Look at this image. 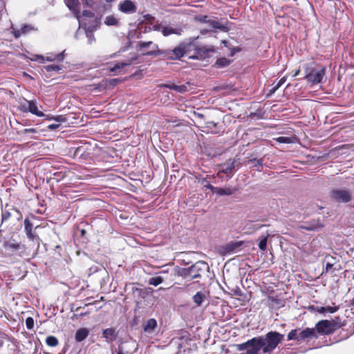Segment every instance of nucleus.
Masks as SVG:
<instances>
[{
  "label": "nucleus",
  "mask_w": 354,
  "mask_h": 354,
  "mask_svg": "<svg viewBox=\"0 0 354 354\" xmlns=\"http://www.w3.org/2000/svg\"><path fill=\"white\" fill-rule=\"evenodd\" d=\"M249 163H252V167H259L263 166V160L259 159L257 160L256 158L250 159L248 160Z\"/></svg>",
  "instance_id": "obj_40"
},
{
  "label": "nucleus",
  "mask_w": 354,
  "mask_h": 354,
  "mask_svg": "<svg viewBox=\"0 0 354 354\" xmlns=\"http://www.w3.org/2000/svg\"><path fill=\"white\" fill-rule=\"evenodd\" d=\"M118 19L114 15H109L104 19V24L107 26H117Z\"/></svg>",
  "instance_id": "obj_23"
},
{
  "label": "nucleus",
  "mask_w": 354,
  "mask_h": 354,
  "mask_svg": "<svg viewBox=\"0 0 354 354\" xmlns=\"http://www.w3.org/2000/svg\"><path fill=\"white\" fill-rule=\"evenodd\" d=\"M299 73H300V69H297V70H296V71L293 73V74H292V77H295L297 76V75L299 74Z\"/></svg>",
  "instance_id": "obj_57"
},
{
  "label": "nucleus",
  "mask_w": 354,
  "mask_h": 354,
  "mask_svg": "<svg viewBox=\"0 0 354 354\" xmlns=\"http://www.w3.org/2000/svg\"><path fill=\"white\" fill-rule=\"evenodd\" d=\"M181 30L179 28H174L171 26H163L162 34L165 36H169L171 34L180 35Z\"/></svg>",
  "instance_id": "obj_18"
},
{
  "label": "nucleus",
  "mask_w": 354,
  "mask_h": 354,
  "mask_svg": "<svg viewBox=\"0 0 354 354\" xmlns=\"http://www.w3.org/2000/svg\"><path fill=\"white\" fill-rule=\"evenodd\" d=\"M46 343L48 346L55 347L58 345V339L56 337L50 335L46 339Z\"/></svg>",
  "instance_id": "obj_29"
},
{
  "label": "nucleus",
  "mask_w": 354,
  "mask_h": 354,
  "mask_svg": "<svg viewBox=\"0 0 354 354\" xmlns=\"http://www.w3.org/2000/svg\"><path fill=\"white\" fill-rule=\"evenodd\" d=\"M86 35L88 39V44H92L95 41V38L94 37L93 32L92 30H87L86 31Z\"/></svg>",
  "instance_id": "obj_39"
},
{
  "label": "nucleus",
  "mask_w": 354,
  "mask_h": 354,
  "mask_svg": "<svg viewBox=\"0 0 354 354\" xmlns=\"http://www.w3.org/2000/svg\"><path fill=\"white\" fill-rule=\"evenodd\" d=\"M163 25L161 24H155L153 26V30L156 31H160L162 32Z\"/></svg>",
  "instance_id": "obj_46"
},
{
  "label": "nucleus",
  "mask_w": 354,
  "mask_h": 354,
  "mask_svg": "<svg viewBox=\"0 0 354 354\" xmlns=\"http://www.w3.org/2000/svg\"><path fill=\"white\" fill-rule=\"evenodd\" d=\"M207 268V265L204 261H197L189 268H179L178 275L189 281L200 278L201 272Z\"/></svg>",
  "instance_id": "obj_2"
},
{
  "label": "nucleus",
  "mask_w": 354,
  "mask_h": 354,
  "mask_svg": "<svg viewBox=\"0 0 354 354\" xmlns=\"http://www.w3.org/2000/svg\"><path fill=\"white\" fill-rule=\"evenodd\" d=\"M26 236L30 241L37 243V248L39 247L41 240L40 238L35 232H30V234H27Z\"/></svg>",
  "instance_id": "obj_31"
},
{
  "label": "nucleus",
  "mask_w": 354,
  "mask_h": 354,
  "mask_svg": "<svg viewBox=\"0 0 354 354\" xmlns=\"http://www.w3.org/2000/svg\"><path fill=\"white\" fill-rule=\"evenodd\" d=\"M177 88H176V91H178L179 93H184L187 91V86L185 85H181V86L178 85Z\"/></svg>",
  "instance_id": "obj_48"
},
{
  "label": "nucleus",
  "mask_w": 354,
  "mask_h": 354,
  "mask_svg": "<svg viewBox=\"0 0 354 354\" xmlns=\"http://www.w3.org/2000/svg\"><path fill=\"white\" fill-rule=\"evenodd\" d=\"M207 25L210 30H219L224 32L227 30V28L225 25L216 20H208Z\"/></svg>",
  "instance_id": "obj_15"
},
{
  "label": "nucleus",
  "mask_w": 354,
  "mask_h": 354,
  "mask_svg": "<svg viewBox=\"0 0 354 354\" xmlns=\"http://www.w3.org/2000/svg\"><path fill=\"white\" fill-rule=\"evenodd\" d=\"M299 331V329L292 330L288 334V340H297L298 342H300Z\"/></svg>",
  "instance_id": "obj_28"
},
{
  "label": "nucleus",
  "mask_w": 354,
  "mask_h": 354,
  "mask_svg": "<svg viewBox=\"0 0 354 354\" xmlns=\"http://www.w3.org/2000/svg\"><path fill=\"white\" fill-rule=\"evenodd\" d=\"M64 53H65V50L62 51V53H60L59 54L55 55L48 56V57H46V60L49 61V62H53L55 60H57L59 62H62L64 59Z\"/></svg>",
  "instance_id": "obj_26"
},
{
  "label": "nucleus",
  "mask_w": 354,
  "mask_h": 354,
  "mask_svg": "<svg viewBox=\"0 0 354 354\" xmlns=\"http://www.w3.org/2000/svg\"><path fill=\"white\" fill-rule=\"evenodd\" d=\"M117 354H124L123 350L120 346H118V348L116 350Z\"/></svg>",
  "instance_id": "obj_56"
},
{
  "label": "nucleus",
  "mask_w": 354,
  "mask_h": 354,
  "mask_svg": "<svg viewBox=\"0 0 354 354\" xmlns=\"http://www.w3.org/2000/svg\"><path fill=\"white\" fill-rule=\"evenodd\" d=\"M321 227L322 225L319 223H316L313 224H306V225H304L301 227L308 231H314L318 230Z\"/></svg>",
  "instance_id": "obj_33"
},
{
  "label": "nucleus",
  "mask_w": 354,
  "mask_h": 354,
  "mask_svg": "<svg viewBox=\"0 0 354 354\" xmlns=\"http://www.w3.org/2000/svg\"><path fill=\"white\" fill-rule=\"evenodd\" d=\"M30 29V26L28 25H25L24 27L21 29V33H26Z\"/></svg>",
  "instance_id": "obj_51"
},
{
  "label": "nucleus",
  "mask_w": 354,
  "mask_h": 354,
  "mask_svg": "<svg viewBox=\"0 0 354 354\" xmlns=\"http://www.w3.org/2000/svg\"><path fill=\"white\" fill-rule=\"evenodd\" d=\"M205 299V295L202 292H197L196 295L193 297V301L196 304L197 306H199L202 304L203 301Z\"/></svg>",
  "instance_id": "obj_21"
},
{
  "label": "nucleus",
  "mask_w": 354,
  "mask_h": 354,
  "mask_svg": "<svg viewBox=\"0 0 354 354\" xmlns=\"http://www.w3.org/2000/svg\"><path fill=\"white\" fill-rule=\"evenodd\" d=\"M88 315V313H80V316H85V315Z\"/></svg>",
  "instance_id": "obj_63"
},
{
  "label": "nucleus",
  "mask_w": 354,
  "mask_h": 354,
  "mask_svg": "<svg viewBox=\"0 0 354 354\" xmlns=\"http://www.w3.org/2000/svg\"><path fill=\"white\" fill-rule=\"evenodd\" d=\"M198 19L201 21V22H203V23H205V24H207V21L208 20H209V19H208V17L207 16H202V17H200L198 18Z\"/></svg>",
  "instance_id": "obj_49"
},
{
  "label": "nucleus",
  "mask_w": 354,
  "mask_h": 354,
  "mask_svg": "<svg viewBox=\"0 0 354 354\" xmlns=\"http://www.w3.org/2000/svg\"><path fill=\"white\" fill-rule=\"evenodd\" d=\"M235 168V163L234 161H232L230 162H228L223 165V167L221 170V171L224 174H230L231 173Z\"/></svg>",
  "instance_id": "obj_24"
},
{
  "label": "nucleus",
  "mask_w": 354,
  "mask_h": 354,
  "mask_svg": "<svg viewBox=\"0 0 354 354\" xmlns=\"http://www.w3.org/2000/svg\"><path fill=\"white\" fill-rule=\"evenodd\" d=\"M202 184L204 185V187L206 188V189H210L211 191H212L213 192H214V189H215V187L212 186V185H210L209 183V182L206 180V179H203V181H202Z\"/></svg>",
  "instance_id": "obj_42"
},
{
  "label": "nucleus",
  "mask_w": 354,
  "mask_h": 354,
  "mask_svg": "<svg viewBox=\"0 0 354 354\" xmlns=\"http://www.w3.org/2000/svg\"><path fill=\"white\" fill-rule=\"evenodd\" d=\"M20 34H21V31L20 30H18L17 32H15V37H18L20 36Z\"/></svg>",
  "instance_id": "obj_60"
},
{
  "label": "nucleus",
  "mask_w": 354,
  "mask_h": 354,
  "mask_svg": "<svg viewBox=\"0 0 354 354\" xmlns=\"http://www.w3.org/2000/svg\"><path fill=\"white\" fill-rule=\"evenodd\" d=\"M208 31H209V30H208V29L204 28V29H202V30H201V32L202 34H205V33L207 32Z\"/></svg>",
  "instance_id": "obj_61"
},
{
  "label": "nucleus",
  "mask_w": 354,
  "mask_h": 354,
  "mask_svg": "<svg viewBox=\"0 0 354 354\" xmlns=\"http://www.w3.org/2000/svg\"><path fill=\"white\" fill-rule=\"evenodd\" d=\"M117 336L118 333L115 328H109L102 331V337L106 339L107 343H112Z\"/></svg>",
  "instance_id": "obj_12"
},
{
  "label": "nucleus",
  "mask_w": 354,
  "mask_h": 354,
  "mask_svg": "<svg viewBox=\"0 0 354 354\" xmlns=\"http://www.w3.org/2000/svg\"><path fill=\"white\" fill-rule=\"evenodd\" d=\"M45 117V119L47 120H54L57 122H66V118L63 115H57V116H53V115H45L44 114V116Z\"/></svg>",
  "instance_id": "obj_25"
},
{
  "label": "nucleus",
  "mask_w": 354,
  "mask_h": 354,
  "mask_svg": "<svg viewBox=\"0 0 354 354\" xmlns=\"http://www.w3.org/2000/svg\"><path fill=\"white\" fill-rule=\"evenodd\" d=\"M65 4L68 9L73 12L75 18L80 24V12L79 10L80 1L79 0H64Z\"/></svg>",
  "instance_id": "obj_11"
},
{
  "label": "nucleus",
  "mask_w": 354,
  "mask_h": 354,
  "mask_svg": "<svg viewBox=\"0 0 354 354\" xmlns=\"http://www.w3.org/2000/svg\"><path fill=\"white\" fill-rule=\"evenodd\" d=\"M331 198L338 203H347L352 201L353 192L344 187L335 188L330 192Z\"/></svg>",
  "instance_id": "obj_4"
},
{
  "label": "nucleus",
  "mask_w": 354,
  "mask_h": 354,
  "mask_svg": "<svg viewBox=\"0 0 354 354\" xmlns=\"http://www.w3.org/2000/svg\"><path fill=\"white\" fill-rule=\"evenodd\" d=\"M177 86L178 85H176L174 84H162L161 85L162 87H166V88H170V89L174 90V91H176V88H178Z\"/></svg>",
  "instance_id": "obj_47"
},
{
  "label": "nucleus",
  "mask_w": 354,
  "mask_h": 354,
  "mask_svg": "<svg viewBox=\"0 0 354 354\" xmlns=\"http://www.w3.org/2000/svg\"><path fill=\"white\" fill-rule=\"evenodd\" d=\"M216 194L220 196H229L233 193V191L231 188H220L216 187L214 192Z\"/></svg>",
  "instance_id": "obj_22"
},
{
  "label": "nucleus",
  "mask_w": 354,
  "mask_h": 354,
  "mask_svg": "<svg viewBox=\"0 0 354 354\" xmlns=\"http://www.w3.org/2000/svg\"><path fill=\"white\" fill-rule=\"evenodd\" d=\"M339 327L334 320H322L317 323L315 331L322 335H329Z\"/></svg>",
  "instance_id": "obj_6"
},
{
  "label": "nucleus",
  "mask_w": 354,
  "mask_h": 354,
  "mask_svg": "<svg viewBox=\"0 0 354 354\" xmlns=\"http://www.w3.org/2000/svg\"><path fill=\"white\" fill-rule=\"evenodd\" d=\"M26 326L28 329H32L34 326V319L32 317H28L26 319Z\"/></svg>",
  "instance_id": "obj_41"
},
{
  "label": "nucleus",
  "mask_w": 354,
  "mask_h": 354,
  "mask_svg": "<svg viewBox=\"0 0 354 354\" xmlns=\"http://www.w3.org/2000/svg\"><path fill=\"white\" fill-rule=\"evenodd\" d=\"M20 110L22 111L23 112H28L27 108H28V104H21L20 105Z\"/></svg>",
  "instance_id": "obj_50"
},
{
  "label": "nucleus",
  "mask_w": 354,
  "mask_h": 354,
  "mask_svg": "<svg viewBox=\"0 0 354 354\" xmlns=\"http://www.w3.org/2000/svg\"><path fill=\"white\" fill-rule=\"evenodd\" d=\"M230 62L225 57H221L216 60V65L219 68H223L229 65Z\"/></svg>",
  "instance_id": "obj_34"
},
{
  "label": "nucleus",
  "mask_w": 354,
  "mask_h": 354,
  "mask_svg": "<svg viewBox=\"0 0 354 354\" xmlns=\"http://www.w3.org/2000/svg\"><path fill=\"white\" fill-rule=\"evenodd\" d=\"M136 57H133L131 59V61H130V62H118V63L115 64L114 65V66L112 67L110 69V71L112 72V73H116L119 70H120L121 68H124V66L131 65L132 62L136 60Z\"/></svg>",
  "instance_id": "obj_20"
},
{
  "label": "nucleus",
  "mask_w": 354,
  "mask_h": 354,
  "mask_svg": "<svg viewBox=\"0 0 354 354\" xmlns=\"http://www.w3.org/2000/svg\"><path fill=\"white\" fill-rule=\"evenodd\" d=\"M89 335V330L86 328H82L76 331L75 339L77 342L84 340Z\"/></svg>",
  "instance_id": "obj_16"
},
{
  "label": "nucleus",
  "mask_w": 354,
  "mask_h": 354,
  "mask_svg": "<svg viewBox=\"0 0 354 354\" xmlns=\"http://www.w3.org/2000/svg\"><path fill=\"white\" fill-rule=\"evenodd\" d=\"M280 86H278V84H277L272 89V92L274 93L277 90L279 89Z\"/></svg>",
  "instance_id": "obj_58"
},
{
  "label": "nucleus",
  "mask_w": 354,
  "mask_h": 354,
  "mask_svg": "<svg viewBox=\"0 0 354 354\" xmlns=\"http://www.w3.org/2000/svg\"><path fill=\"white\" fill-rule=\"evenodd\" d=\"M62 122H57L55 124H51L48 126L49 130H55L60 127Z\"/></svg>",
  "instance_id": "obj_45"
},
{
  "label": "nucleus",
  "mask_w": 354,
  "mask_h": 354,
  "mask_svg": "<svg viewBox=\"0 0 354 354\" xmlns=\"http://www.w3.org/2000/svg\"><path fill=\"white\" fill-rule=\"evenodd\" d=\"M268 236L262 235L259 237V248L265 251L267 248Z\"/></svg>",
  "instance_id": "obj_30"
},
{
  "label": "nucleus",
  "mask_w": 354,
  "mask_h": 354,
  "mask_svg": "<svg viewBox=\"0 0 354 354\" xmlns=\"http://www.w3.org/2000/svg\"><path fill=\"white\" fill-rule=\"evenodd\" d=\"M305 79L307 82L311 83L312 85H315L322 82L326 74V70L324 68H322L317 71L313 67H310L307 65L305 67Z\"/></svg>",
  "instance_id": "obj_5"
},
{
  "label": "nucleus",
  "mask_w": 354,
  "mask_h": 354,
  "mask_svg": "<svg viewBox=\"0 0 354 354\" xmlns=\"http://www.w3.org/2000/svg\"><path fill=\"white\" fill-rule=\"evenodd\" d=\"M155 44H153L152 41H139L138 44V46L140 49H142V48H147V47H149L150 46H152V50H155L154 47H153V45Z\"/></svg>",
  "instance_id": "obj_37"
},
{
  "label": "nucleus",
  "mask_w": 354,
  "mask_h": 354,
  "mask_svg": "<svg viewBox=\"0 0 354 354\" xmlns=\"http://www.w3.org/2000/svg\"><path fill=\"white\" fill-rule=\"evenodd\" d=\"M118 10L124 14H133L137 10L136 4L131 0H124L118 5Z\"/></svg>",
  "instance_id": "obj_10"
},
{
  "label": "nucleus",
  "mask_w": 354,
  "mask_h": 354,
  "mask_svg": "<svg viewBox=\"0 0 354 354\" xmlns=\"http://www.w3.org/2000/svg\"><path fill=\"white\" fill-rule=\"evenodd\" d=\"M25 132L26 133H35L36 132V130L33 128H30V129H26L24 130Z\"/></svg>",
  "instance_id": "obj_54"
},
{
  "label": "nucleus",
  "mask_w": 354,
  "mask_h": 354,
  "mask_svg": "<svg viewBox=\"0 0 354 354\" xmlns=\"http://www.w3.org/2000/svg\"><path fill=\"white\" fill-rule=\"evenodd\" d=\"M32 229H33L32 223L30 222V221L29 219L26 218L24 221V232H25L26 234H30V232H33Z\"/></svg>",
  "instance_id": "obj_32"
},
{
  "label": "nucleus",
  "mask_w": 354,
  "mask_h": 354,
  "mask_svg": "<svg viewBox=\"0 0 354 354\" xmlns=\"http://www.w3.org/2000/svg\"><path fill=\"white\" fill-rule=\"evenodd\" d=\"M25 101L28 104L27 109L28 112H30L32 114H34L38 117L44 116V113L38 109L37 102L35 100H25Z\"/></svg>",
  "instance_id": "obj_13"
},
{
  "label": "nucleus",
  "mask_w": 354,
  "mask_h": 354,
  "mask_svg": "<svg viewBox=\"0 0 354 354\" xmlns=\"http://www.w3.org/2000/svg\"><path fill=\"white\" fill-rule=\"evenodd\" d=\"M157 326V322L155 319H149L144 326V330L147 333L153 332Z\"/></svg>",
  "instance_id": "obj_17"
},
{
  "label": "nucleus",
  "mask_w": 354,
  "mask_h": 354,
  "mask_svg": "<svg viewBox=\"0 0 354 354\" xmlns=\"http://www.w3.org/2000/svg\"><path fill=\"white\" fill-rule=\"evenodd\" d=\"M169 268H163L160 272V273L161 274H166V273H169Z\"/></svg>",
  "instance_id": "obj_55"
},
{
  "label": "nucleus",
  "mask_w": 354,
  "mask_h": 354,
  "mask_svg": "<svg viewBox=\"0 0 354 354\" xmlns=\"http://www.w3.org/2000/svg\"><path fill=\"white\" fill-rule=\"evenodd\" d=\"M85 3L88 6H92V0H85Z\"/></svg>",
  "instance_id": "obj_59"
},
{
  "label": "nucleus",
  "mask_w": 354,
  "mask_h": 354,
  "mask_svg": "<svg viewBox=\"0 0 354 354\" xmlns=\"http://www.w3.org/2000/svg\"><path fill=\"white\" fill-rule=\"evenodd\" d=\"M339 309V307L338 306H322V307H319V306H317V312L319 313H334L335 312H337Z\"/></svg>",
  "instance_id": "obj_19"
},
{
  "label": "nucleus",
  "mask_w": 354,
  "mask_h": 354,
  "mask_svg": "<svg viewBox=\"0 0 354 354\" xmlns=\"http://www.w3.org/2000/svg\"><path fill=\"white\" fill-rule=\"evenodd\" d=\"M164 281V278L160 276L151 277L149 279V284L154 286H158L162 283Z\"/></svg>",
  "instance_id": "obj_27"
},
{
  "label": "nucleus",
  "mask_w": 354,
  "mask_h": 354,
  "mask_svg": "<svg viewBox=\"0 0 354 354\" xmlns=\"http://www.w3.org/2000/svg\"><path fill=\"white\" fill-rule=\"evenodd\" d=\"M333 266V263L332 262H329V261L326 262L325 268L323 270L322 273L328 272H333V271L331 270Z\"/></svg>",
  "instance_id": "obj_43"
},
{
  "label": "nucleus",
  "mask_w": 354,
  "mask_h": 354,
  "mask_svg": "<svg viewBox=\"0 0 354 354\" xmlns=\"http://www.w3.org/2000/svg\"><path fill=\"white\" fill-rule=\"evenodd\" d=\"M260 342H261L257 341V338L254 337L245 343L239 344L237 346L239 351L246 350L245 353L259 354V351L261 350V346H262V344H260Z\"/></svg>",
  "instance_id": "obj_7"
},
{
  "label": "nucleus",
  "mask_w": 354,
  "mask_h": 354,
  "mask_svg": "<svg viewBox=\"0 0 354 354\" xmlns=\"http://www.w3.org/2000/svg\"><path fill=\"white\" fill-rule=\"evenodd\" d=\"M119 80L118 79H112L110 80V84L113 86H115Z\"/></svg>",
  "instance_id": "obj_53"
},
{
  "label": "nucleus",
  "mask_w": 354,
  "mask_h": 354,
  "mask_svg": "<svg viewBox=\"0 0 354 354\" xmlns=\"http://www.w3.org/2000/svg\"><path fill=\"white\" fill-rule=\"evenodd\" d=\"M309 309H310V310H312L317 311V306H316V307H315V306H310V307H309Z\"/></svg>",
  "instance_id": "obj_62"
},
{
  "label": "nucleus",
  "mask_w": 354,
  "mask_h": 354,
  "mask_svg": "<svg viewBox=\"0 0 354 354\" xmlns=\"http://www.w3.org/2000/svg\"><path fill=\"white\" fill-rule=\"evenodd\" d=\"M214 50V48L212 46H203L196 48L194 55L191 57L194 59L204 60L210 57Z\"/></svg>",
  "instance_id": "obj_8"
},
{
  "label": "nucleus",
  "mask_w": 354,
  "mask_h": 354,
  "mask_svg": "<svg viewBox=\"0 0 354 354\" xmlns=\"http://www.w3.org/2000/svg\"><path fill=\"white\" fill-rule=\"evenodd\" d=\"M82 16L88 18H92L94 17V13L90 10H84L82 12Z\"/></svg>",
  "instance_id": "obj_44"
},
{
  "label": "nucleus",
  "mask_w": 354,
  "mask_h": 354,
  "mask_svg": "<svg viewBox=\"0 0 354 354\" xmlns=\"http://www.w3.org/2000/svg\"><path fill=\"white\" fill-rule=\"evenodd\" d=\"M299 332L300 342L306 339V338L317 337L315 328H306V329L301 331L299 330Z\"/></svg>",
  "instance_id": "obj_14"
},
{
  "label": "nucleus",
  "mask_w": 354,
  "mask_h": 354,
  "mask_svg": "<svg viewBox=\"0 0 354 354\" xmlns=\"http://www.w3.org/2000/svg\"><path fill=\"white\" fill-rule=\"evenodd\" d=\"M44 68L47 72H51V71L57 72L59 70H61V68L58 65H56V64L46 65V66H44Z\"/></svg>",
  "instance_id": "obj_38"
},
{
  "label": "nucleus",
  "mask_w": 354,
  "mask_h": 354,
  "mask_svg": "<svg viewBox=\"0 0 354 354\" xmlns=\"http://www.w3.org/2000/svg\"><path fill=\"white\" fill-rule=\"evenodd\" d=\"M283 337V335L277 332H269L265 339L258 337L257 340L261 342L260 344H262L261 349H263V353H268L273 351L281 342Z\"/></svg>",
  "instance_id": "obj_3"
},
{
  "label": "nucleus",
  "mask_w": 354,
  "mask_h": 354,
  "mask_svg": "<svg viewBox=\"0 0 354 354\" xmlns=\"http://www.w3.org/2000/svg\"><path fill=\"white\" fill-rule=\"evenodd\" d=\"M352 304H354V299L352 301Z\"/></svg>",
  "instance_id": "obj_64"
},
{
  "label": "nucleus",
  "mask_w": 354,
  "mask_h": 354,
  "mask_svg": "<svg viewBox=\"0 0 354 354\" xmlns=\"http://www.w3.org/2000/svg\"><path fill=\"white\" fill-rule=\"evenodd\" d=\"M11 212L10 209H3L1 213V223L7 221L11 217Z\"/></svg>",
  "instance_id": "obj_36"
},
{
  "label": "nucleus",
  "mask_w": 354,
  "mask_h": 354,
  "mask_svg": "<svg viewBox=\"0 0 354 354\" xmlns=\"http://www.w3.org/2000/svg\"><path fill=\"white\" fill-rule=\"evenodd\" d=\"M277 142L279 143H292L293 142V138L290 137H285V136H280L278 138H276L274 139Z\"/></svg>",
  "instance_id": "obj_35"
},
{
  "label": "nucleus",
  "mask_w": 354,
  "mask_h": 354,
  "mask_svg": "<svg viewBox=\"0 0 354 354\" xmlns=\"http://www.w3.org/2000/svg\"><path fill=\"white\" fill-rule=\"evenodd\" d=\"M286 81V77H282L277 83L278 84V86H281Z\"/></svg>",
  "instance_id": "obj_52"
},
{
  "label": "nucleus",
  "mask_w": 354,
  "mask_h": 354,
  "mask_svg": "<svg viewBox=\"0 0 354 354\" xmlns=\"http://www.w3.org/2000/svg\"><path fill=\"white\" fill-rule=\"evenodd\" d=\"M3 247L6 251L12 254H19V256H22L26 250L24 245L17 243L14 240L5 242Z\"/></svg>",
  "instance_id": "obj_9"
},
{
  "label": "nucleus",
  "mask_w": 354,
  "mask_h": 354,
  "mask_svg": "<svg viewBox=\"0 0 354 354\" xmlns=\"http://www.w3.org/2000/svg\"><path fill=\"white\" fill-rule=\"evenodd\" d=\"M153 47L155 50L146 52L143 55L148 56L162 55L164 57L170 59H177L181 58L185 54V46L184 44H180L173 50H159L157 44H154Z\"/></svg>",
  "instance_id": "obj_1"
}]
</instances>
